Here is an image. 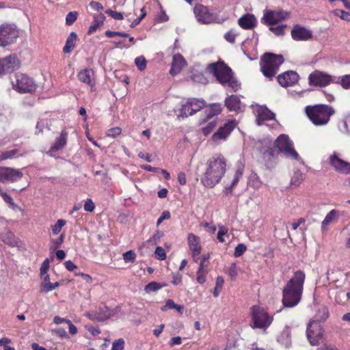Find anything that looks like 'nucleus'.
Returning <instances> with one entry per match:
<instances>
[{
  "mask_svg": "<svg viewBox=\"0 0 350 350\" xmlns=\"http://www.w3.org/2000/svg\"><path fill=\"white\" fill-rule=\"evenodd\" d=\"M261 144L262 147L260 151L265 159H274L278 151L282 153L286 158L299 159V156L293 147V143L287 135H280L274 142L269 139H265Z\"/></svg>",
  "mask_w": 350,
  "mask_h": 350,
  "instance_id": "f257e3e1",
  "label": "nucleus"
},
{
  "mask_svg": "<svg viewBox=\"0 0 350 350\" xmlns=\"http://www.w3.org/2000/svg\"><path fill=\"white\" fill-rule=\"evenodd\" d=\"M226 161L221 154H215L206 163V167L200 176V183L206 188H213L226 172Z\"/></svg>",
  "mask_w": 350,
  "mask_h": 350,
  "instance_id": "f03ea898",
  "label": "nucleus"
},
{
  "mask_svg": "<svg viewBox=\"0 0 350 350\" xmlns=\"http://www.w3.org/2000/svg\"><path fill=\"white\" fill-rule=\"evenodd\" d=\"M305 281V273L297 271L287 282L282 291V304L284 307L293 308L300 301Z\"/></svg>",
  "mask_w": 350,
  "mask_h": 350,
  "instance_id": "7ed1b4c3",
  "label": "nucleus"
},
{
  "mask_svg": "<svg viewBox=\"0 0 350 350\" xmlns=\"http://www.w3.org/2000/svg\"><path fill=\"white\" fill-rule=\"evenodd\" d=\"M206 71L213 75L224 87L230 88L234 91H237L240 87V84L233 77L232 70L224 62L219 61L208 64Z\"/></svg>",
  "mask_w": 350,
  "mask_h": 350,
  "instance_id": "20e7f679",
  "label": "nucleus"
},
{
  "mask_svg": "<svg viewBox=\"0 0 350 350\" xmlns=\"http://www.w3.org/2000/svg\"><path fill=\"white\" fill-rule=\"evenodd\" d=\"M305 112L313 124L324 126L329 122L331 116L335 113V110L329 105L319 104L306 106Z\"/></svg>",
  "mask_w": 350,
  "mask_h": 350,
  "instance_id": "39448f33",
  "label": "nucleus"
},
{
  "mask_svg": "<svg viewBox=\"0 0 350 350\" xmlns=\"http://www.w3.org/2000/svg\"><path fill=\"white\" fill-rule=\"evenodd\" d=\"M284 60L282 55L265 53L260 61L262 72L265 77L272 78L277 73L280 66L283 64Z\"/></svg>",
  "mask_w": 350,
  "mask_h": 350,
  "instance_id": "423d86ee",
  "label": "nucleus"
},
{
  "mask_svg": "<svg viewBox=\"0 0 350 350\" xmlns=\"http://www.w3.org/2000/svg\"><path fill=\"white\" fill-rule=\"evenodd\" d=\"M251 316L254 328L266 329L273 321V317L260 306H254L252 308Z\"/></svg>",
  "mask_w": 350,
  "mask_h": 350,
  "instance_id": "0eeeda50",
  "label": "nucleus"
},
{
  "mask_svg": "<svg viewBox=\"0 0 350 350\" xmlns=\"http://www.w3.org/2000/svg\"><path fill=\"white\" fill-rule=\"evenodd\" d=\"M12 83L13 88L19 92H31L36 88L34 81L23 73L16 74L14 80L12 81Z\"/></svg>",
  "mask_w": 350,
  "mask_h": 350,
  "instance_id": "6e6552de",
  "label": "nucleus"
},
{
  "mask_svg": "<svg viewBox=\"0 0 350 350\" xmlns=\"http://www.w3.org/2000/svg\"><path fill=\"white\" fill-rule=\"evenodd\" d=\"M18 34L15 25H2L0 26V46L5 47L14 43Z\"/></svg>",
  "mask_w": 350,
  "mask_h": 350,
  "instance_id": "1a4fd4ad",
  "label": "nucleus"
},
{
  "mask_svg": "<svg viewBox=\"0 0 350 350\" xmlns=\"http://www.w3.org/2000/svg\"><path fill=\"white\" fill-rule=\"evenodd\" d=\"M309 84L314 86L324 87L330 83H338L336 77L328 75L324 72L315 70L308 77Z\"/></svg>",
  "mask_w": 350,
  "mask_h": 350,
  "instance_id": "9d476101",
  "label": "nucleus"
},
{
  "mask_svg": "<svg viewBox=\"0 0 350 350\" xmlns=\"http://www.w3.org/2000/svg\"><path fill=\"white\" fill-rule=\"evenodd\" d=\"M288 16L289 13L282 10H266L264 11L261 23L266 25L272 26L287 18Z\"/></svg>",
  "mask_w": 350,
  "mask_h": 350,
  "instance_id": "9b49d317",
  "label": "nucleus"
},
{
  "mask_svg": "<svg viewBox=\"0 0 350 350\" xmlns=\"http://www.w3.org/2000/svg\"><path fill=\"white\" fill-rule=\"evenodd\" d=\"M307 338L312 345H317L323 336V328L318 321L311 320L306 329Z\"/></svg>",
  "mask_w": 350,
  "mask_h": 350,
  "instance_id": "f8f14e48",
  "label": "nucleus"
},
{
  "mask_svg": "<svg viewBox=\"0 0 350 350\" xmlns=\"http://www.w3.org/2000/svg\"><path fill=\"white\" fill-rule=\"evenodd\" d=\"M205 106V101L203 99L190 98L181 107V112L179 114L182 117H188L199 111Z\"/></svg>",
  "mask_w": 350,
  "mask_h": 350,
  "instance_id": "ddd939ff",
  "label": "nucleus"
},
{
  "mask_svg": "<svg viewBox=\"0 0 350 350\" xmlns=\"http://www.w3.org/2000/svg\"><path fill=\"white\" fill-rule=\"evenodd\" d=\"M23 174L21 170L8 167H0V183L16 182L22 178Z\"/></svg>",
  "mask_w": 350,
  "mask_h": 350,
  "instance_id": "4468645a",
  "label": "nucleus"
},
{
  "mask_svg": "<svg viewBox=\"0 0 350 350\" xmlns=\"http://www.w3.org/2000/svg\"><path fill=\"white\" fill-rule=\"evenodd\" d=\"M237 123L234 120H229L225 123L223 126H221L217 132H215L213 136V141L218 144L221 141H224L229 136L230 133L236 127Z\"/></svg>",
  "mask_w": 350,
  "mask_h": 350,
  "instance_id": "2eb2a0df",
  "label": "nucleus"
},
{
  "mask_svg": "<svg viewBox=\"0 0 350 350\" xmlns=\"http://www.w3.org/2000/svg\"><path fill=\"white\" fill-rule=\"evenodd\" d=\"M195 16L198 22L202 24L211 23L214 20V16L208 8L200 4L196 5L193 8Z\"/></svg>",
  "mask_w": 350,
  "mask_h": 350,
  "instance_id": "dca6fc26",
  "label": "nucleus"
},
{
  "mask_svg": "<svg viewBox=\"0 0 350 350\" xmlns=\"http://www.w3.org/2000/svg\"><path fill=\"white\" fill-rule=\"evenodd\" d=\"M329 163L336 172L342 174H350V163L340 159L336 152L329 157Z\"/></svg>",
  "mask_w": 350,
  "mask_h": 350,
  "instance_id": "f3484780",
  "label": "nucleus"
},
{
  "mask_svg": "<svg viewBox=\"0 0 350 350\" xmlns=\"http://www.w3.org/2000/svg\"><path fill=\"white\" fill-rule=\"evenodd\" d=\"M291 36L296 41L309 40L312 37L311 30L299 25H295L291 30Z\"/></svg>",
  "mask_w": 350,
  "mask_h": 350,
  "instance_id": "a211bd4d",
  "label": "nucleus"
},
{
  "mask_svg": "<svg viewBox=\"0 0 350 350\" xmlns=\"http://www.w3.org/2000/svg\"><path fill=\"white\" fill-rule=\"evenodd\" d=\"M298 80V74L293 70L286 71L278 76V81L283 87L291 86Z\"/></svg>",
  "mask_w": 350,
  "mask_h": 350,
  "instance_id": "6ab92c4d",
  "label": "nucleus"
},
{
  "mask_svg": "<svg viewBox=\"0 0 350 350\" xmlns=\"http://www.w3.org/2000/svg\"><path fill=\"white\" fill-rule=\"evenodd\" d=\"M243 170L244 166L241 164L237 167V169L235 171L232 181L230 182V184H226L224 187L223 192L226 196H230L232 195L233 189L237 186L239 180L243 176Z\"/></svg>",
  "mask_w": 350,
  "mask_h": 350,
  "instance_id": "aec40b11",
  "label": "nucleus"
},
{
  "mask_svg": "<svg viewBox=\"0 0 350 350\" xmlns=\"http://www.w3.org/2000/svg\"><path fill=\"white\" fill-rule=\"evenodd\" d=\"M273 119H275V113L270 111L266 106L258 107L256 119L258 125H261L265 121Z\"/></svg>",
  "mask_w": 350,
  "mask_h": 350,
  "instance_id": "412c9836",
  "label": "nucleus"
},
{
  "mask_svg": "<svg viewBox=\"0 0 350 350\" xmlns=\"http://www.w3.org/2000/svg\"><path fill=\"white\" fill-rule=\"evenodd\" d=\"M188 243L189 249L192 252L193 258L195 261H197L198 256L201 252V246L198 237L193 234H189L188 236Z\"/></svg>",
  "mask_w": 350,
  "mask_h": 350,
  "instance_id": "4be33fe9",
  "label": "nucleus"
},
{
  "mask_svg": "<svg viewBox=\"0 0 350 350\" xmlns=\"http://www.w3.org/2000/svg\"><path fill=\"white\" fill-rule=\"evenodd\" d=\"M239 25L245 29H252L257 25L255 16L252 14H245L238 20Z\"/></svg>",
  "mask_w": 350,
  "mask_h": 350,
  "instance_id": "5701e85b",
  "label": "nucleus"
},
{
  "mask_svg": "<svg viewBox=\"0 0 350 350\" xmlns=\"http://www.w3.org/2000/svg\"><path fill=\"white\" fill-rule=\"evenodd\" d=\"M68 133L63 130L58 138H57L54 144L51 146L49 154L51 155L52 152H57L64 148L67 142Z\"/></svg>",
  "mask_w": 350,
  "mask_h": 350,
  "instance_id": "b1692460",
  "label": "nucleus"
},
{
  "mask_svg": "<svg viewBox=\"0 0 350 350\" xmlns=\"http://www.w3.org/2000/svg\"><path fill=\"white\" fill-rule=\"evenodd\" d=\"M94 71L90 68L81 70L78 73V79L81 82L88 84L90 87H94L95 82L93 80Z\"/></svg>",
  "mask_w": 350,
  "mask_h": 350,
  "instance_id": "393cba45",
  "label": "nucleus"
},
{
  "mask_svg": "<svg viewBox=\"0 0 350 350\" xmlns=\"http://www.w3.org/2000/svg\"><path fill=\"white\" fill-rule=\"evenodd\" d=\"M1 62L5 65L8 72L14 70L19 67L20 62L17 56L14 54L10 55L6 57L1 58Z\"/></svg>",
  "mask_w": 350,
  "mask_h": 350,
  "instance_id": "a878e982",
  "label": "nucleus"
},
{
  "mask_svg": "<svg viewBox=\"0 0 350 350\" xmlns=\"http://www.w3.org/2000/svg\"><path fill=\"white\" fill-rule=\"evenodd\" d=\"M225 105L231 111H238L241 110V102L237 95H232L225 100Z\"/></svg>",
  "mask_w": 350,
  "mask_h": 350,
  "instance_id": "bb28decb",
  "label": "nucleus"
},
{
  "mask_svg": "<svg viewBox=\"0 0 350 350\" xmlns=\"http://www.w3.org/2000/svg\"><path fill=\"white\" fill-rule=\"evenodd\" d=\"M94 20L89 27L88 33L89 35L94 33L98 27L102 26L105 20V16L103 14H94L93 16Z\"/></svg>",
  "mask_w": 350,
  "mask_h": 350,
  "instance_id": "cd10ccee",
  "label": "nucleus"
},
{
  "mask_svg": "<svg viewBox=\"0 0 350 350\" xmlns=\"http://www.w3.org/2000/svg\"><path fill=\"white\" fill-rule=\"evenodd\" d=\"M339 217V212L337 210L333 209L329 211L325 216V219L321 223L322 230L327 229V226L331 223L336 222Z\"/></svg>",
  "mask_w": 350,
  "mask_h": 350,
  "instance_id": "c85d7f7f",
  "label": "nucleus"
},
{
  "mask_svg": "<svg viewBox=\"0 0 350 350\" xmlns=\"http://www.w3.org/2000/svg\"><path fill=\"white\" fill-rule=\"evenodd\" d=\"M42 276H43V279H42V282L41 283V287L45 293H49V291H51L55 289L56 288H57L59 286V284L57 282H54V283L50 282V278H49V274H46Z\"/></svg>",
  "mask_w": 350,
  "mask_h": 350,
  "instance_id": "c756f323",
  "label": "nucleus"
},
{
  "mask_svg": "<svg viewBox=\"0 0 350 350\" xmlns=\"http://www.w3.org/2000/svg\"><path fill=\"white\" fill-rule=\"evenodd\" d=\"M77 36L76 33L71 32L68 37L66 44L63 48V52L64 53H70L75 47V42L77 40Z\"/></svg>",
  "mask_w": 350,
  "mask_h": 350,
  "instance_id": "7c9ffc66",
  "label": "nucleus"
},
{
  "mask_svg": "<svg viewBox=\"0 0 350 350\" xmlns=\"http://www.w3.org/2000/svg\"><path fill=\"white\" fill-rule=\"evenodd\" d=\"M0 238L5 243L10 246L14 247L18 245V239L14 234L10 231H7L5 233L0 232Z\"/></svg>",
  "mask_w": 350,
  "mask_h": 350,
  "instance_id": "2f4dec72",
  "label": "nucleus"
},
{
  "mask_svg": "<svg viewBox=\"0 0 350 350\" xmlns=\"http://www.w3.org/2000/svg\"><path fill=\"white\" fill-rule=\"evenodd\" d=\"M278 341L288 348L291 345V333L288 329H285L278 337Z\"/></svg>",
  "mask_w": 350,
  "mask_h": 350,
  "instance_id": "473e14b6",
  "label": "nucleus"
},
{
  "mask_svg": "<svg viewBox=\"0 0 350 350\" xmlns=\"http://www.w3.org/2000/svg\"><path fill=\"white\" fill-rule=\"evenodd\" d=\"M187 62L180 54H176L173 56L172 66L174 69L182 70L183 67L186 66Z\"/></svg>",
  "mask_w": 350,
  "mask_h": 350,
  "instance_id": "72a5a7b5",
  "label": "nucleus"
},
{
  "mask_svg": "<svg viewBox=\"0 0 350 350\" xmlns=\"http://www.w3.org/2000/svg\"><path fill=\"white\" fill-rule=\"evenodd\" d=\"M221 105L219 103H213L210 105L208 111H206V120L211 119L213 116L219 114L221 111Z\"/></svg>",
  "mask_w": 350,
  "mask_h": 350,
  "instance_id": "f704fd0d",
  "label": "nucleus"
},
{
  "mask_svg": "<svg viewBox=\"0 0 350 350\" xmlns=\"http://www.w3.org/2000/svg\"><path fill=\"white\" fill-rule=\"evenodd\" d=\"M100 311L97 312L95 314L94 319L98 321H103L110 317L112 314L111 311L107 307L100 308Z\"/></svg>",
  "mask_w": 350,
  "mask_h": 350,
  "instance_id": "c9c22d12",
  "label": "nucleus"
},
{
  "mask_svg": "<svg viewBox=\"0 0 350 350\" xmlns=\"http://www.w3.org/2000/svg\"><path fill=\"white\" fill-rule=\"evenodd\" d=\"M168 309H176L179 313H182L184 307L183 306L175 304L172 299H167L165 305L161 308V310L165 311Z\"/></svg>",
  "mask_w": 350,
  "mask_h": 350,
  "instance_id": "e433bc0d",
  "label": "nucleus"
},
{
  "mask_svg": "<svg viewBox=\"0 0 350 350\" xmlns=\"http://www.w3.org/2000/svg\"><path fill=\"white\" fill-rule=\"evenodd\" d=\"M338 126L342 133L350 135V113L339 124Z\"/></svg>",
  "mask_w": 350,
  "mask_h": 350,
  "instance_id": "4c0bfd02",
  "label": "nucleus"
},
{
  "mask_svg": "<svg viewBox=\"0 0 350 350\" xmlns=\"http://www.w3.org/2000/svg\"><path fill=\"white\" fill-rule=\"evenodd\" d=\"M304 180V174L299 170H297L294 172V174L291 178V184L292 185L298 187L299 186Z\"/></svg>",
  "mask_w": 350,
  "mask_h": 350,
  "instance_id": "58836bf2",
  "label": "nucleus"
},
{
  "mask_svg": "<svg viewBox=\"0 0 350 350\" xmlns=\"http://www.w3.org/2000/svg\"><path fill=\"white\" fill-rule=\"evenodd\" d=\"M152 245L153 243L152 242L151 238H150L147 241L142 243V245L139 247V250L141 252V254L143 256L150 254L152 252Z\"/></svg>",
  "mask_w": 350,
  "mask_h": 350,
  "instance_id": "ea45409f",
  "label": "nucleus"
},
{
  "mask_svg": "<svg viewBox=\"0 0 350 350\" xmlns=\"http://www.w3.org/2000/svg\"><path fill=\"white\" fill-rule=\"evenodd\" d=\"M66 220L62 219H58L56 223L51 226L53 234L55 235L58 234L61 232L62 228L66 225Z\"/></svg>",
  "mask_w": 350,
  "mask_h": 350,
  "instance_id": "a19ab883",
  "label": "nucleus"
},
{
  "mask_svg": "<svg viewBox=\"0 0 350 350\" xmlns=\"http://www.w3.org/2000/svg\"><path fill=\"white\" fill-rule=\"evenodd\" d=\"M337 83H340L344 89L350 88V75H345L342 77H336Z\"/></svg>",
  "mask_w": 350,
  "mask_h": 350,
  "instance_id": "79ce46f5",
  "label": "nucleus"
},
{
  "mask_svg": "<svg viewBox=\"0 0 350 350\" xmlns=\"http://www.w3.org/2000/svg\"><path fill=\"white\" fill-rule=\"evenodd\" d=\"M17 153V149L1 152H0V161L5 159H13Z\"/></svg>",
  "mask_w": 350,
  "mask_h": 350,
  "instance_id": "37998d69",
  "label": "nucleus"
},
{
  "mask_svg": "<svg viewBox=\"0 0 350 350\" xmlns=\"http://www.w3.org/2000/svg\"><path fill=\"white\" fill-rule=\"evenodd\" d=\"M191 79L194 82L198 83L206 84L208 82V80L204 75L199 72H193L191 76Z\"/></svg>",
  "mask_w": 350,
  "mask_h": 350,
  "instance_id": "c03bdc74",
  "label": "nucleus"
},
{
  "mask_svg": "<svg viewBox=\"0 0 350 350\" xmlns=\"http://www.w3.org/2000/svg\"><path fill=\"white\" fill-rule=\"evenodd\" d=\"M0 196L3 199V200L7 204H8L10 205V206H11L12 208H14V207L17 206L15 204V203L14 202V200H12L11 196L9 194H8L5 191H4L1 186H0Z\"/></svg>",
  "mask_w": 350,
  "mask_h": 350,
  "instance_id": "a18cd8bd",
  "label": "nucleus"
},
{
  "mask_svg": "<svg viewBox=\"0 0 350 350\" xmlns=\"http://www.w3.org/2000/svg\"><path fill=\"white\" fill-rule=\"evenodd\" d=\"M159 6L161 11L158 14L156 18H154V22L163 23V22L167 21L169 20V16L167 15L165 12L163 10L161 3H159Z\"/></svg>",
  "mask_w": 350,
  "mask_h": 350,
  "instance_id": "49530a36",
  "label": "nucleus"
},
{
  "mask_svg": "<svg viewBox=\"0 0 350 350\" xmlns=\"http://www.w3.org/2000/svg\"><path fill=\"white\" fill-rule=\"evenodd\" d=\"M135 64L140 71H143L146 68L147 61L144 56H139L135 58Z\"/></svg>",
  "mask_w": 350,
  "mask_h": 350,
  "instance_id": "de8ad7c7",
  "label": "nucleus"
},
{
  "mask_svg": "<svg viewBox=\"0 0 350 350\" xmlns=\"http://www.w3.org/2000/svg\"><path fill=\"white\" fill-rule=\"evenodd\" d=\"M123 260L126 263L133 262L136 258V254L133 250H129L122 254Z\"/></svg>",
  "mask_w": 350,
  "mask_h": 350,
  "instance_id": "09e8293b",
  "label": "nucleus"
},
{
  "mask_svg": "<svg viewBox=\"0 0 350 350\" xmlns=\"http://www.w3.org/2000/svg\"><path fill=\"white\" fill-rule=\"evenodd\" d=\"M224 280L223 277L218 276L216 280L215 287L213 291V296L217 297L219 296V291L221 289L224 285Z\"/></svg>",
  "mask_w": 350,
  "mask_h": 350,
  "instance_id": "8fccbe9b",
  "label": "nucleus"
},
{
  "mask_svg": "<svg viewBox=\"0 0 350 350\" xmlns=\"http://www.w3.org/2000/svg\"><path fill=\"white\" fill-rule=\"evenodd\" d=\"M286 25H281L277 27H270L269 30L278 36H283L284 34V29L286 28Z\"/></svg>",
  "mask_w": 350,
  "mask_h": 350,
  "instance_id": "3c124183",
  "label": "nucleus"
},
{
  "mask_svg": "<svg viewBox=\"0 0 350 350\" xmlns=\"http://www.w3.org/2000/svg\"><path fill=\"white\" fill-rule=\"evenodd\" d=\"M334 14L340 18L342 20L347 22L350 21V12L342 10H336L334 11Z\"/></svg>",
  "mask_w": 350,
  "mask_h": 350,
  "instance_id": "603ef678",
  "label": "nucleus"
},
{
  "mask_svg": "<svg viewBox=\"0 0 350 350\" xmlns=\"http://www.w3.org/2000/svg\"><path fill=\"white\" fill-rule=\"evenodd\" d=\"M154 257L160 260H163L166 258V252L165 250L160 246H158L154 250Z\"/></svg>",
  "mask_w": 350,
  "mask_h": 350,
  "instance_id": "864d4df0",
  "label": "nucleus"
},
{
  "mask_svg": "<svg viewBox=\"0 0 350 350\" xmlns=\"http://www.w3.org/2000/svg\"><path fill=\"white\" fill-rule=\"evenodd\" d=\"M246 250H247V247L245 244L239 243L236 246V247L234 249V256L237 258L240 257L245 253Z\"/></svg>",
  "mask_w": 350,
  "mask_h": 350,
  "instance_id": "5fc2aeb1",
  "label": "nucleus"
},
{
  "mask_svg": "<svg viewBox=\"0 0 350 350\" xmlns=\"http://www.w3.org/2000/svg\"><path fill=\"white\" fill-rule=\"evenodd\" d=\"M317 316L319 317L321 321H326L329 317V311L327 308L325 306L321 308L318 311Z\"/></svg>",
  "mask_w": 350,
  "mask_h": 350,
  "instance_id": "6e6d98bb",
  "label": "nucleus"
},
{
  "mask_svg": "<svg viewBox=\"0 0 350 350\" xmlns=\"http://www.w3.org/2000/svg\"><path fill=\"white\" fill-rule=\"evenodd\" d=\"M77 12H70L66 17V23L68 25H71L77 19Z\"/></svg>",
  "mask_w": 350,
  "mask_h": 350,
  "instance_id": "4d7b16f0",
  "label": "nucleus"
},
{
  "mask_svg": "<svg viewBox=\"0 0 350 350\" xmlns=\"http://www.w3.org/2000/svg\"><path fill=\"white\" fill-rule=\"evenodd\" d=\"M208 270L198 269L196 280L198 283L202 284L206 282V275Z\"/></svg>",
  "mask_w": 350,
  "mask_h": 350,
  "instance_id": "13d9d810",
  "label": "nucleus"
},
{
  "mask_svg": "<svg viewBox=\"0 0 350 350\" xmlns=\"http://www.w3.org/2000/svg\"><path fill=\"white\" fill-rule=\"evenodd\" d=\"M215 126H216L215 120H212V121L209 122L206 126L202 128V131L204 135H208V134L211 133V132L215 127Z\"/></svg>",
  "mask_w": 350,
  "mask_h": 350,
  "instance_id": "bf43d9fd",
  "label": "nucleus"
},
{
  "mask_svg": "<svg viewBox=\"0 0 350 350\" xmlns=\"http://www.w3.org/2000/svg\"><path fill=\"white\" fill-rule=\"evenodd\" d=\"M124 348V341L122 338L116 340L111 347V350H123Z\"/></svg>",
  "mask_w": 350,
  "mask_h": 350,
  "instance_id": "052dcab7",
  "label": "nucleus"
},
{
  "mask_svg": "<svg viewBox=\"0 0 350 350\" xmlns=\"http://www.w3.org/2000/svg\"><path fill=\"white\" fill-rule=\"evenodd\" d=\"M105 12L109 14L111 17L116 20H122L123 19V14L121 12H118L116 11H113L111 9H108L105 11Z\"/></svg>",
  "mask_w": 350,
  "mask_h": 350,
  "instance_id": "680f3d73",
  "label": "nucleus"
},
{
  "mask_svg": "<svg viewBox=\"0 0 350 350\" xmlns=\"http://www.w3.org/2000/svg\"><path fill=\"white\" fill-rule=\"evenodd\" d=\"M105 36L108 38H113L115 36H119L124 37V38L129 37V34L126 33L120 32V31H112L110 30H107L105 31Z\"/></svg>",
  "mask_w": 350,
  "mask_h": 350,
  "instance_id": "e2e57ef3",
  "label": "nucleus"
},
{
  "mask_svg": "<svg viewBox=\"0 0 350 350\" xmlns=\"http://www.w3.org/2000/svg\"><path fill=\"white\" fill-rule=\"evenodd\" d=\"M122 132L120 127H114L109 129L107 131V135L111 137H116L118 136Z\"/></svg>",
  "mask_w": 350,
  "mask_h": 350,
  "instance_id": "0e129e2a",
  "label": "nucleus"
},
{
  "mask_svg": "<svg viewBox=\"0 0 350 350\" xmlns=\"http://www.w3.org/2000/svg\"><path fill=\"white\" fill-rule=\"evenodd\" d=\"M49 269V260L48 258L45 259L44 262L42 263L40 272L41 275H44L47 274V271Z\"/></svg>",
  "mask_w": 350,
  "mask_h": 350,
  "instance_id": "69168bd1",
  "label": "nucleus"
},
{
  "mask_svg": "<svg viewBox=\"0 0 350 350\" xmlns=\"http://www.w3.org/2000/svg\"><path fill=\"white\" fill-rule=\"evenodd\" d=\"M95 208V205L91 199H87L84 204V210L88 212H92Z\"/></svg>",
  "mask_w": 350,
  "mask_h": 350,
  "instance_id": "338daca9",
  "label": "nucleus"
},
{
  "mask_svg": "<svg viewBox=\"0 0 350 350\" xmlns=\"http://www.w3.org/2000/svg\"><path fill=\"white\" fill-rule=\"evenodd\" d=\"M171 217L170 213L168 211H164L161 215L159 217L157 221V225H160L163 220L169 219Z\"/></svg>",
  "mask_w": 350,
  "mask_h": 350,
  "instance_id": "774afa93",
  "label": "nucleus"
}]
</instances>
